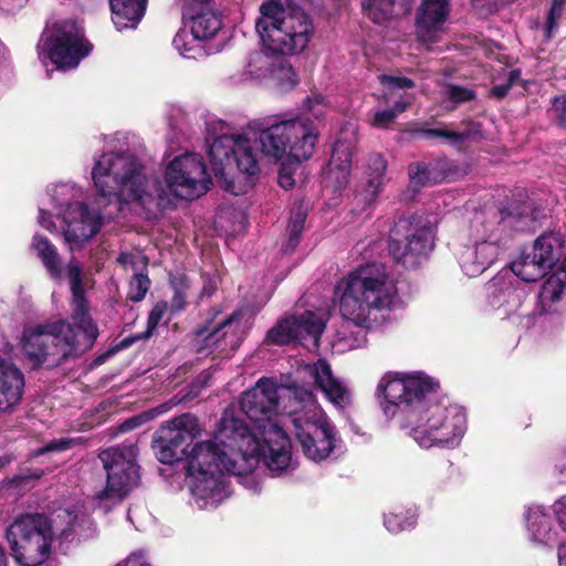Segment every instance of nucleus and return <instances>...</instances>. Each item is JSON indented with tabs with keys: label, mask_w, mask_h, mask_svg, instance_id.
I'll list each match as a JSON object with an SVG mask.
<instances>
[{
	"label": "nucleus",
	"mask_w": 566,
	"mask_h": 566,
	"mask_svg": "<svg viewBox=\"0 0 566 566\" xmlns=\"http://www.w3.org/2000/svg\"><path fill=\"white\" fill-rule=\"evenodd\" d=\"M92 179L97 190L95 205L98 210L75 202L67 206L63 216L66 224L64 240L70 250L80 249L90 241L105 219L120 211L123 203L142 207L164 203V192L155 195L147 189L142 164L129 153L103 154L94 163Z\"/></svg>",
	"instance_id": "1"
},
{
	"label": "nucleus",
	"mask_w": 566,
	"mask_h": 566,
	"mask_svg": "<svg viewBox=\"0 0 566 566\" xmlns=\"http://www.w3.org/2000/svg\"><path fill=\"white\" fill-rule=\"evenodd\" d=\"M147 0H109L113 22L118 30L135 28L145 14Z\"/></svg>",
	"instance_id": "31"
},
{
	"label": "nucleus",
	"mask_w": 566,
	"mask_h": 566,
	"mask_svg": "<svg viewBox=\"0 0 566 566\" xmlns=\"http://www.w3.org/2000/svg\"><path fill=\"white\" fill-rule=\"evenodd\" d=\"M433 226L420 217L400 218L389 233V252L406 266L413 268L433 248Z\"/></svg>",
	"instance_id": "14"
},
{
	"label": "nucleus",
	"mask_w": 566,
	"mask_h": 566,
	"mask_svg": "<svg viewBox=\"0 0 566 566\" xmlns=\"http://www.w3.org/2000/svg\"><path fill=\"white\" fill-rule=\"evenodd\" d=\"M387 161L382 155L374 153L368 155L365 165V184L361 191L364 200L371 203L382 191L386 178Z\"/></svg>",
	"instance_id": "27"
},
{
	"label": "nucleus",
	"mask_w": 566,
	"mask_h": 566,
	"mask_svg": "<svg viewBox=\"0 0 566 566\" xmlns=\"http://www.w3.org/2000/svg\"><path fill=\"white\" fill-rule=\"evenodd\" d=\"M57 69H73L88 55L91 45L85 41L82 28L73 20L57 22L43 33L39 44Z\"/></svg>",
	"instance_id": "15"
},
{
	"label": "nucleus",
	"mask_w": 566,
	"mask_h": 566,
	"mask_svg": "<svg viewBox=\"0 0 566 566\" xmlns=\"http://www.w3.org/2000/svg\"><path fill=\"white\" fill-rule=\"evenodd\" d=\"M242 318L243 315L240 312H234L212 328L208 326L199 328L196 333L197 342L201 343L203 349L210 352L217 350L226 355L234 352L243 338Z\"/></svg>",
	"instance_id": "20"
},
{
	"label": "nucleus",
	"mask_w": 566,
	"mask_h": 566,
	"mask_svg": "<svg viewBox=\"0 0 566 566\" xmlns=\"http://www.w3.org/2000/svg\"><path fill=\"white\" fill-rule=\"evenodd\" d=\"M472 247L465 248L459 255V263L468 276L483 273L497 258L501 245L493 242L473 240Z\"/></svg>",
	"instance_id": "25"
},
{
	"label": "nucleus",
	"mask_w": 566,
	"mask_h": 566,
	"mask_svg": "<svg viewBox=\"0 0 566 566\" xmlns=\"http://www.w3.org/2000/svg\"><path fill=\"white\" fill-rule=\"evenodd\" d=\"M411 181L418 186L452 181L464 176L467 170L449 159H438L429 164L413 163L408 168Z\"/></svg>",
	"instance_id": "22"
},
{
	"label": "nucleus",
	"mask_w": 566,
	"mask_h": 566,
	"mask_svg": "<svg viewBox=\"0 0 566 566\" xmlns=\"http://www.w3.org/2000/svg\"><path fill=\"white\" fill-rule=\"evenodd\" d=\"M438 382L423 373L384 376L377 390L384 397L386 416L394 417L399 408L408 409L407 427L422 448L457 446L465 430V415L458 406L430 403L427 396Z\"/></svg>",
	"instance_id": "3"
},
{
	"label": "nucleus",
	"mask_w": 566,
	"mask_h": 566,
	"mask_svg": "<svg viewBox=\"0 0 566 566\" xmlns=\"http://www.w3.org/2000/svg\"><path fill=\"white\" fill-rule=\"evenodd\" d=\"M553 118L559 127H566V95L555 97L552 105Z\"/></svg>",
	"instance_id": "46"
},
{
	"label": "nucleus",
	"mask_w": 566,
	"mask_h": 566,
	"mask_svg": "<svg viewBox=\"0 0 566 566\" xmlns=\"http://www.w3.org/2000/svg\"><path fill=\"white\" fill-rule=\"evenodd\" d=\"M523 293L513 287H505L497 295H494L492 304L497 310H503V314L510 316L514 314L522 304Z\"/></svg>",
	"instance_id": "37"
},
{
	"label": "nucleus",
	"mask_w": 566,
	"mask_h": 566,
	"mask_svg": "<svg viewBox=\"0 0 566 566\" xmlns=\"http://www.w3.org/2000/svg\"><path fill=\"white\" fill-rule=\"evenodd\" d=\"M564 240L559 232L547 231L538 237L533 245V253L539 262L552 269L563 255Z\"/></svg>",
	"instance_id": "33"
},
{
	"label": "nucleus",
	"mask_w": 566,
	"mask_h": 566,
	"mask_svg": "<svg viewBox=\"0 0 566 566\" xmlns=\"http://www.w3.org/2000/svg\"><path fill=\"white\" fill-rule=\"evenodd\" d=\"M307 210L303 203H297L292 208L289 223V245L285 252H291L298 244V240L306 220Z\"/></svg>",
	"instance_id": "36"
},
{
	"label": "nucleus",
	"mask_w": 566,
	"mask_h": 566,
	"mask_svg": "<svg viewBox=\"0 0 566 566\" xmlns=\"http://www.w3.org/2000/svg\"><path fill=\"white\" fill-rule=\"evenodd\" d=\"M203 427L198 418L191 413H182L156 431L153 439V448L157 459L165 464H171L184 458L191 461V452L199 442L192 443L200 438Z\"/></svg>",
	"instance_id": "13"
},
{
	"label": "nucleus",
	"mask_w": 566,
	"mask_h": 566,
	"mask_svg": "<svg viewBox=\"0 0 566 566\" xmlns=\"http://www.w3.org/2000/svg\"><path fill=\"white\" fill-rule=\"evenodd\" d=\"M406 108H407V104L406 103L398 102L390 109H391V112H395V117L397 118V116L399 114H401L402 112H405Z\"/></svg>",
	"instance_id": "63"
},
{
	"label": "nucleus",
	"mask_w": 566,
	"mask_h": 566,
	"mask_svg": "<svg viewBox=\"0 0 566 566\" xmlns=\"http://www.w3.org/2000/svg\"><path fill=\"white\" fill-rule=\"evenodd\" d=\"M181 9L182 18L187 14H192L197 10L207 8V6L214 3L213 0H176Z\"/></svg>",
	"instance_id": "47"
},
{
	"label": "nucleus",
	"mask_w": 566,
	"mask_h": 566,
	"mask_svg": "<svg viewBox=\"0 0 566 566\" xmlns=\"http://www.w3.org/2000/svg\"><path fill=\"white\" fill-rule=\"evenodd\" d=\"M170 284L174 290V297L171 300V310L175 312L182 311L186 306L188 291L190 290V282L184 274H175L170 277Z\"/></svg>",
	"instance_id": "39"
},
{
	"label": "nucleus",
	"mask_w": 566,
	"mask_h": 566,
	"mask_svg": "<svg viewBox=\"0 0 566 566\" xmlns=\"http://www.w3.org/2000/svg\"><path fill=\"white\" fill-rule=\"evenodd\" d=\"M510 83L499 84L492 87L491 95L496 98H503L507 95L509 91L511 90Z\"/></svg>",
	"instance_id": "57"
},
{
	"label": "nucleus",
	"mask_w": 566,
	"mask_h": 566,
	"mask_svg": "<svg viewBox=\"0 0 566 566\" xmlns=\"http://www.w3.org/2000/svg\"><path fill=\"white\" fill-rule=\"evenodd\" d=\"M307 108L313 113V115L318 118L324 113V98L319 95H316L312 98H307Z\"/></svg>",
	"instance_id": "54"
},
{
	"label": "nucleus",
	"mask_w": 566,
	"mask_h": 566,
	"mask_svg": "<svg viewBox=\"0 0 566 566\" xmlns=\"http://www.w3.org/2000/svg\"><path fill=\"white\" fill-rule=\"evenodd\" d=\"M564 8H560L559 4H552L551 10L547 15V23H546V32L547 36H551L553 31L558 25V20L562 17Z\"/></svg>",
	"instance_id": "50"
},
{
	"label": "nucleus",
	"mask_w": 566,
	"mask_h": 566,
	"mask_svg": "<svg viewBox=\"0 0 566 566\" xmlns=\"http://www.w3.org/2000/svg\"><path fill=\"white\" fill-rule=\"evenodd\" d=\"M216 291V286L212 283H207L201 290L200 297L211 296Z\"/></svg>",
	"instance_id": "61"
},
{
	"label": "nucleus",
	"mask_w": 566,
	"mask_h": 566,
	"mask_svg": "<svg viewBox=\"0 0 566 566\" xmlns=\"http://www.w3.org/2000/svg\"><path fill=\"white\" fill-rule=\"evenodd\" d=\"M549 268L539 262L532 252L523 254L511 264L512 272L524 282H535L543 277Z\"/></svg>",
	"instance_id": "35"
},
{
	"label": "nucleus",
	"mask_w": 566,
	"mask_h": 566,
	"mask_svg": "<svg viewBox=\"0 0 566 566\" xmlns=\"http://www.w3.org/2000/svg\"><path fill=\"white\" fill-rule=\"evenodd\" d=\"M38 222L42 228H44L51 232L56 231V226L53 221L52 214L43 209H40Z\"/></svg>",
	"instance_id": "55"
},
{
	"label": "nucleus",
	"mask_w": 566,
	"mask_h": 566,
	"mask_svg": "<svg viewBox=\"0 0 566 566\" xmlns=\"http://www.w3.org/2000/svg\"><path fill=\"white\" fill-rule=\"evenodd\" d=\"M352 167V147L345 140H338L332 151L327 175L335 179L338 187L346 185Z\"/></svg>",
	"instance_id": "32"
},
{
	"label": "nucleus",
	"mask_w": 566,
	"mask_h": 566,
	"mask_svg": "<svg viewBox=\"0 0 566 566\" xmlns=\"http://www.w3.org/2000/svg\"><path fill=\"white\" fill-rule=\"evenodd\" d=\"M201 40H195L191 33L189 34L187 31L182 30L175 35L172 44L180 55L187 59H196L203 53L202 48L198 43Z\"/></svg>",
	"instance_id": "38"
},
{
	"label": "nucleus",
	"mask_w": 566,
	"mask_h": 566,
	"mask_svg": "<svg viewBox=\"0 0 566 566\" xmlns=\"http://www.w3.org/2000/svg\"><path fill=\"white\" fill-rule=\"evenodd\" d=\"M81 331L82 338L65 319L27 325L20 337V347L33 368H55L92 348L98 336V328L96 327L94 336L85 329Z\"/></svg>",
	"instance_id": "6"
},
{
	"label": "nucleus",
	"mask_w": 566,
	"mask_h": 566,
	"mask_svg": "<svg viewBox=\"0 0 566 566\" xmlns=\"http://www.w3.org/2000/svg\"><path fill=\"white\" fill-rule=\"evenodd\" d=\"M450 14L449 0H422L416 10L415 34L427 49L441 41Z\"/></svg>",
	"instance_id": "19"
},
{
	"label": "nucleus",
	"mask_w": 566,
	"mask_h": 566,
	"mask_svg": "<svg viewBox=\"0 0 566 566\" xmlns=\"http://www.w3.org/2000/svg\"><path fill=\"white\" fill-rule=\"evenodd\" d=\"M137 453L134 443H123L99 453L107 480L106 486L96 494L98 501L118 503L138 484Z\"/></svg>",
	"instance_id": "12"
},
{
	"label": "nucleus",
	"mask_w": 566,
	"mask_h": 566,
	"mask_svg": "<svg viewBox=\"0 0 566 566\" xmlns=\"http://www.w3.org/2000/svg\"><path fill=\"white\" fill-rule=\"evenodd\" d=\"M260 442L230 413L218 423L212 440L197 444L191 452L190 491L199 509L216 507L228 497L224 472L243 476L259 464Z\"/></svg>",
	"instance_id": "2"
},
{
	"label": "nucleus",
	"mask_w": 566,
	"mask_h": 566,
	"mask_svg": "<svg viewBox=\"0 0 566 566\" xmlns=\"http://www.w3.org/2000/svg\"><path fill=\"white\" fill-rule=\"evenodd\" d=\"M209 158L216 176L224 177L226 169L232 166L248 177L259 172L256 154L250 140L242 135L216 137L209 147Z\"/></svg>",
	"instance_id": "17"
},
{
	"label": "nucleus",
	"mask_w": 566,
	"mask_h": 566,
	"mask_svg": "<svg viewBox=\"0 0 566 566\" xmlns=\"http://www.w3.org/2000/svg\"><path fill=\"white\" fill-rule=\"evenodd\" d=\"M259 12L255 30L266 50L275 54L295 55L307 48L314 25L303 9L284 7L281 0H268L260 6Z\"/></svg>",
	"instance_id": "7"
},
{
	"label": "nucleus",
	"mask_w": 566,
	"mask_h": 566,
	"mask_svg": "<svg viewBox=\"0 0 566 566\" xmlns=\"http://www.w3.org/2000/svg\"><path fill=\"white\" fill-rule=\"evenodd\" d=\"M380 82L381 84L392 88H409L413 86V82L411 80L401 76L381 75Z\"/></svg>",
	"instance_id": "49"
},
{
	"label": "nucleus",
	"mask_w": 566,
	"mask_h": 566,
	"mask_svg": "<svg viewBox=\"0 0 566 566\" xmlns=\"http://www.w3.org/2000/svg\"><path fill=\"white\" fill-rule=\"evenodd\" d=\"M134 259H135V255H133L130 253H122L117 258V262L123 264L124 266H128V265H134Z\"/></svg>",
	"instance_id": "59"
},
{
	"label": "nucleus",
	"mask_w": 566,
	"mask_h": 566,
	"mask_svg": "<svg viewBox=\"0 0 566 566\" xmlns=\"http://www.w3.org/2000/svg\"><path fill=\"white\" fill-rule=\"evenodd\" d=\"M142 167L144 168L143 165ZM143 172L144 176H146L144 170ZM145 178L146 187L149 191L155 195L157 192H164L165 196L163 205L154 203L144 207L148 210L153 208H164L166 205L170 203V192L174 193L175 197L186 200L198 198L208 191L210 184L203 159L197 154H184L169 163L165 174L168 189H164L158 181L149 180L147 177Z\"/></svg>",
	"instance_id": "11"
},
{
	"label": "nucleus",
	"mask_w": 566,
	"mask_h": 566,
	"mask_svg": "<svg viewBox=\"0 0 566 566\" xmlns=\"http://www.w3.org/2000/svg\"><path fill=\"white\" fill-rule=\"evenodd\" d=\"M116 566H151V565L143 563L139 556L130 555L127 559H125L122 563H118Z\"/></svg>",
	"instance_id": "58"
},
{
	"label": "nucleus",
	"mask_w": 566,
	"mask_h": 566,
	"mask_svg": "<svg viewBox=\"0 0 566 566\" xmlns=\"http://www.w3.org/2000/svg\"><path fill=\"white\" fill-rule=\"evenodd\" d=\"M0 566H7V557L1 547H0Z\"/></svg>",
	"instance_id": "64"
},
{
	"label": "nucleus",
	"mask_w": 566,
	"mask_h": 566,
	"mask_svg": "<svg viewBox=\"0 0 566 566\" xmlns=\"http://www.w3.org/2000/svg\"><path fill=\"white\" fill-rule=\"evenodd\" d=\"M525 521L532 541L546 545L555 541L556 533L552 527L551 517L543 506H528L525 512Z\"/></svg>",
	"instance_id": "30"
},
{
	"label": "nucleus",
	"mask_w": 566,
	"mask_h": 566,
	"mask_svg": "<svg viewBox=\"0 0 566 566\" xmlns=\"http://www.w3.org/2000/svg\"><path fill=\"white\" fill-rule=\"evenodd\" d=\"M553 511L560 528L566 532V496L560 497L554 503Z\"/></svg>",
	"instance_id": "51"
},
{
	"label": "nucleus",
	"mask_w": 566,
	"mask_h": 566,
	"mask_svg": "<svg viewBox=\"0 0 566 566\" xmlns=\"http://www.w3.org/2000/svg\"><path fill=\"white\" fill-rule=\"evenodd\" d=\"M558 563L559 566H566V542L558 548Z\"/></svg>",
	"instance_id": "60"
},
{
	"label": "nucleus",
	"mask_w": 566,
	"mask_h": 566,
	"mask_svg": "<svg viewBox=\"0 0 566 566\" xmlns=\"http://www.w3.org/2000/svg\"><path fill=\"white\" fill-rule=\"evenodd\" d=\"M155 416H156L155 410H153L148 413H143V415L133 417L123 423V429L124 430L134 429V428L140 426L142 423H144L145 421L153 419Z\"/></svg>",
	"instance_id": "52"
},
{
	"label": "nucleus",
	"mask_w": 566,
	"mask_h": 566,
	"mask_svg": "<svg viewBox=\"0 0 566 566\" xmlns=\"http://www.w3.org/2000/svg\"><path fill=\"white\" fill-rule=\"evenodd\" d=\"M168 310L167 302H158L151 310L148 319H147V329L144 334V338H148L151 336L154 329L158 326L164 315Z\"/></svg>",
	"instance_id": "42"
},
{
	"label": "nucleus",
	"mask_w": 566,
	"mask_h": 566,
	"mask_svg": "<svg viewBox=\"0 0 566 566\" xmlns=\"http://www.w3.org/2000/svg\"><path fill=\"white\" fill-rule=\"evenodd\" d=\"M290 391L295 407L289 417L302 452L314 462L326 460L340 442L334 424L310 388L294 387Z\"/></svg>",
	"instance_id": "9"
},
{
	"label": "nucleus",
	"mask_w": 566,
	"mask_h": 566,
	"mask_svg": "<svg viewBox=\"0 0 566 566\" xmlns=\"http://www.w3.org/2000/svg\"><path fill=\"white\" fill-rule=\"evenodd\" d=\"M325 328V321L313 312H305L298 316L284 317L268 332L266 342L274 345H284L292 340L311 338L316 346Z\"/></svg>",
	"instance_id": "18"
},
{
	"label": "nucleus",
	"mask_w": 566,
	"mask_h": 566,
	"mask_svg": "<svg viewBox=\"0 0 566 566\" xmlns=\"http://www.w3.org/2000/svg\"><path fill=\"white\" fill-rule=\"evenodd\" d=\"M444 95L455 104L469 102L475 97L474 91L457 85H449L446 88Z\"/></svg>",
	"instance_id": "45"
},
{
	"label": "nucleus",
	"mask_w": 566,
	"mask_h": 566,
	"mask_svg": "<svg viewBox=\"0 0 566 566\" xmlns=\"http://www.w3.org/2000/svg\"><path fill=\"white\" fill-rule=\"evenodd\" d=\"M303 370L314 380L315 386L335 408L344 410L350 406V389L333 375L329 364L324 359H318L314 364H305Z\"/></svg>",
	"instance_id": "21"
},
{
	"label": "nucleus",
	"mask_w": 566,
	"mask_h": 566,
	"mask_svg": "<svg viewBox=\"0 0 566 566\" xmlns=\"http://www.w3.org/2000/svg\"><path fill=\"white\" fill-rule=\"evenodd\" d=\"M66 272L72 292V321L78 329H85L91 336H94L97 326L88 313L81 277L82 266L80 263L71 261L66 266Z\"/></svg>",
	"instance_id": "23"
},
{
	"label": "nucleus",
	"mask_w": 566,
	"mask_h": 566,
	"mask_svg": "<svg viewBox=\"0 0 566 566\" xmlns=\"http://www.w3.org/2000/svg\"><path fill=\"white\" fill-rule=\"evenodd\" d=\"M426 137H443L446 138L449 144L451 145H460L462 144L467 138V133H457L448 129H424L421 132Z\"/></svg>",
	"instance_id": "43"
},
{
	"label": "nucleus",
	"mask_w": 566,
	"mask_h": 566,
	"mask_svg": "<svg viewBox=\"0 0 566 566\" xmlns=\"http://www.w3.org/2000/svg\"><path fill=\"white\" fill-rule=\"evenodd\" d=\"M318 139V129L306 116L276 120L260 128L255 138L264 156L274 160L308 159Z\"/></svg>",
	"instance_id": "10"
},
{
	"label": "nucleus",
	"mask_w": 566,
	"mask_h": 566,
	"mask_svg": "<svg viewBox=\"0 0 566 566\" xmlns=\"http://www.w3.org/2000/svg\"><path fill=\"white\" fill-rule=\"evenodd\" d=\"M30 249L42 261L44 268L53 279L61 277V258L59 255L56 248L54 247V244L51 243V241L48 238L35 233L32 238Z\"/></svg>",
	"instance_id": "34"
},
{
	"label": "nucleus",
	"mask_w": 566,
	"mask_h": 566,
	"mask_svg": "<svg viewBox=\"0 0 566 566\" xmlns=\"http://www.w3.org/2000/svg\"><path fill=\"white\" fill-rule=\"evenodd\" d=\"M279 85L282 90H292L298 82L296 72L290 65H282L276 74Z\"/></svg>",
	"instance_id": "44"
},
{
	"label": "nucleus",
	"mask_w": 566,
	"mask_h": 566,
	"mask_svg": "<svg viewBox=\"0 0 566 566\" xmlns=\"http://www.w3.org/2000/svg\"><path fill=\"white\" fill-rule=\"evenodd\" d=\"M24 375L11 361L0 358V412L17 406L24 391Z\"/></svg>",
	"instance_id": "24"
},
{
	"label": "nucleus",
	"mask_w": 566,
	"mask_h": 566,
	"mask_svg": "<svg viewBox=\"0 0 566 566\" xmlns=\"http://www.w3.org/2000/svg\"><path fill=\"white\" fill-rule=\"evenodd\" d=\"M416 523V515L412 511H407L406 516L402 517L397 513H389L384 517V524L389 532L398 533L408 527L413 526Z\"/></svg>",
	"instance_id": "40"
},
{
	"label": "nucleus",
	"mask_w": 566,
	"mask_h": 566,
	"mask_svg": "<svg viewBox=\"0 0 566 566\" xmlns=\"http://www.w3.org/2000/svg\"><path fill=\"white\" fill-rule=\"evenodd\" d=\"M294 387L300 386L284 387L271 378H261L253 388L242 394L240 400L241 410L262 436L261 441L255 433L247 428L249 433L260 442L259 460L262 458L266 468L274 474L289 469L292 463L290 438L273 420V417L276 415L282 391H286L289 398L294 400L290 391ZM234 418L237 419V417ZM240 421L248 427L241 419Z\"/></svg>",
	"instance_id": "5"
},
{
	"label": "nucleus",
	"mask_w": 566,
	"mask_h": 566,
	"mask_svg": "<svg viewBox=\"0 0 566 566\" xmlns=\"http://www.w3.org/2000/svg\"><path fill=\"white\" fill-rule=\"evenodd\" d=\"M76 515L62 510L53 520L43 514H24L7 528V539L15 560L24 566H38L50 556L55 535L65 536L73 527Z\"/></svg>",
	"instance_id": "8"
},
{
	"label": "nucleus",
	"mask_w": 566,
	"mask_h": 566,
	"mask_svg": "<svg viewBox=\"0 0 566 566\" xmlns=\"http://www.w3.org/2000/svg\"><path fill=\"white\" fill-rule=\"evenodd\" d=\"M73 441L71 439H60L51 441L45 448L44 451H54V450H66L70 448Z\"/></svg>",
	"instance_id": "56"
},
{
	"label": "nucleus",
	"mask_w": 566,
	"mask_h": 566,
	"mask_svg": "<svg viewBox=\"0 0 566 566\" xmlns=\"http://www.w3.org/2000/svg\"><path fill=\"white\" fill-rule=\"evenodd\" d=\"M339 311L343 317L358 329L343 327L334 342L338 352H346L365 345L366 329L377 322L378 313L389 310L397 295V289L384 264L361 265L335 286Z\"/></svg>",
	"instance_id": "4"
},
{
	"label": "nucleus",
	"mask_w": 566,
	"mask_h": 566,
	"mask_svg": "<svg viewBox=\"0 0 566 566\" xmlns=\"http://www.w3.org/2000/svg\"><path fill=\"white\" fill-rule=\"evenodd\" d=\"M566 293V274L555 271L545 280L538 293L537 306L542 313H555Z\"/></svg>",
	"instance_id": "29"
},
{
	"label": "nucleus",
	"mask_w": 566,
	"mask_h": 566,
	"mask_svg": "<svg viewBox=\"0 0 566 566\" xmlns=\"http://www.w3.org/2000/svg\"><path fill=\"white\" fill-rule=\"evenodd\" d=\"M520 76H521V72L518 70H512L509 73L506 83H510V85L512 86L520 78Z\"/></svg>",
	"instance_id": "62"
},
{
	"label": "nucleus",
	"mask_w": 566,
	"mask_h": 566,
	"mask_svg": "<svg viewBox=\"0 0 566 566\" xmlns=\"http://www.w3.org/2000/svg\"><path fill=\"white\" fill-rule=\"evenodd\" d=\"M534 220L530 203L506 210L495 207L475 212L470 227L472 240L501 245L512 230H524Z\"/></svg>",
	"instance_id": "16"
},
{
	"label": "nucleus",
	"mask_w": 566,
	"mask_h": 566,
	"mask_svg": "<svg viewBox=\"0 0 566 566\" xmlns=\"http://www.w3.org/2000/svg\"><path fill=\"white\" fill-rule=\"evenodd\" d=\"M395 119V112H391V109H384L374 114V117L370 119V124L376 128H386L394 123Z\"/></svg>",
	"instance_id": "48"
},
{
	"label": "nucleus",
	"mask_w": 566,
	"mask_h": 566,
	"mask_svg": "<svg viewBox=\"0 0 566 566\" xmlns=\"http://www.w3.org/2000/svg\"><path fill=\"white\" fill-rule=\"evenodd\" d=\"M149 285L150 281L147 275L136 273L129 283L128 298L134 302L142 301L146 296Z\"/></svg>",
	"instance_id": "41"
},
{
	"label": "nucleus",
	"mask_w": 566,
	"mask_h": 566,
	"mask_svg": "<svg viewBox=\"0 0 566 566\" xmlns=\"http://www.w3.org/2000/svg\"><path fill=\"white\" fill-rule=\"evenodd\" d=\"M195 40L212 39L221 29L222 21L214 3L184 17Z\"/></svg>",
	"instance_id": "26"
},
{
	"label": "nucleus",
	"mask_w": 566,
	"mask_h": 566,
	"mask_svg": "<svg viewBox=\"0 0 566 566\" xmlns=\"http://www.w3.org/2000/svg\"><path fill=\"white\" fill-rule=\"evenodd\" d=\"M279 185L284 189H291L294 186V178L291 168L281 167L279 170Z\"/></svg>",
	"instance_id": "53"
},
{
	"label": "nucleus",
	"mask_w": 566,
	"mask_h": 566,
	"mask_svg": "<svg viewBox=\"0 0 566 566\" xmlns=\"http://www.w3.org/2000/svg\"><path fill=\"white\" fill-rule=\"evenodd\" d=\"M364 11L377 24L406 15L411 8V0H364Z\"/></svg>",
	"instance_id": "28"
}]
</instances>
